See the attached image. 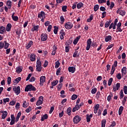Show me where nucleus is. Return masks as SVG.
Masks as SVG:
<instances>
[{
	"mask_svg": "<svg viewBox=\"0 0 127 127\" xmlns=\"http://www.w3.org/2000/svg\"><path fill=\"white\" fill-rule=\"evenodd\" d=\"M55 64L56 65L55 66V67L56 68V69H57V68H58L59 66H60V62H59V61H57L56 62Z\"/></svg>",
	"mask_w": 127,
	"mask_h": 127,
	"instance_id": "obj_34",
	"label": "nucleus"
},
{
	"mask_svg": "<svg viewBox=\"0 0 127 127\" xmlns=\"http://www.w3.org/2000/svg\"><path fill=\"white\" fill-rule=\"evenodd\" d=\"M11 27H12L11 24H10V23H8L7 24L6 27V31H7V32L10 31V29H11Z\"/></svg>",
	"mask_w": 127,
	"mask_h": 127,
	"instance_id": "obj_15",
	"label": "nucleus"
},
{
	"mask_svg": "<svg viewBox=\"0 0 127 127\" xmlns=\"http://www.w3.org/2000/svg\"><path fill=\"white\" fill-rule=\"evenodd\" d=\"M36 59V56L34 55V54H32L30 55V61H32V62L35 61Z\"/></svg>",
	"mask_w": 127,
	"mask_h": 127,
	"instance_id": "obj_16",
	"label": "nucleus"
},
{
	"mask_svg": "<svg viewBox=\"0 0 127 127\" xmlns=\"http://www.w3.org/2000/svg\"><path fill=\"white\" fill-rule=\"evenodd\" d=\"M58 83H59V81L58 80H54L53 82H51V84L53 86H56Z\"/></svg>",
	"mask_w": 127,
	"mask_h": 127,
	"instance_id": "obj_39",
	"label": "nucleus"
},
{
	"mask_svg": "<svg viewBox=\"0 0 127 127\" xmlns=\"http://www.w3.org/2000/svg\"><path fill=\"white\" fill-rule=\"evenodd\" d=\"M91 46H92V47H97L98 46V45H97V43L93 42L91 44Z\"/></svg>",
	"mask_w": 127,
	"mask_h": 127,
	"instance_id": "obj_64",
	"label": "nucleus"
},
{
	"mask_svg": "<svg viewBox=\"0 0 127 127\" xmlns=\"http://www.w3.org/2000/svg\"><path fill=\"white\" fill-rule=\"evenodd\" d=\"M106 124H107V121L106 119H103L101 121V127H106Z\"/></svg>",
	"mask_w": 127,
	"mask_h": 127,
	"instance_id": "obj_26",
	"label": "nucleus"
},
{
	"mask_svg": "<svg viewBox=\"0 0 127 127\" xmlns=\"http://www.w3.org/2000/svg\"><path fill=\"white\" fill-rule=\"evenodd\" d=\"M94 109H95V110H98L99 109H100V104H96L94 107Z\"/></svg>",
	"mask_w": 127,
	"mask_h": 127,
	"instance_id": "obj_51",
	"label": "nucleus"
},
{
	"mask_svg": "<svg viewBox=\"0 0 127 127\" xmlns=\"http://www.w3.org/2000/svg\"><path fill=\"white\" fill-rule=\"evenodd\" d=\"M94 19V15L93 14H91L89 18L87 19L86 21L87 22H91V21H92V20Z\"/></svg>",
	"mask_w": 127,
	"mask_h": 127,
	"instance_id": "obj_28",
	"label": "nucleus"
},
{
	"mask_svg": "<svg viewBox=\"0 0 127 127\" xmlns=\"http://www.w3.org/2000/svg\"><path fill=\"white\" fill-rule=\"evenodd\" d=\"M7 82L8 85H10V83H11V77H10V76L7 77Z\"/></svg>",
	"mask_w": 127,
	"mask_h": 127,
	"instance_id": "obj_38",
	"label": "nucleus"
},
{
	"mask_svg": "<svg viewBox=\"0 0 127 127\" xmlns=\"http://www.w3.org/2000/svg\"><path fill=\"white\" fill-rule=\"evenodd\" d=\"M46 80V77H45V76H42L40 77V82H43L44 83Z\"/></svg>",
	"mask_w": 127,
	"mask_h": 127,
	"instance_id": "obj_30",
	"label": "nucleus"
},
{
	"mask_svg": "<svg viewBox=\"0 0 127 127\" xmlns=\"http://www.w3.org/2000/svg\"><path fill=\"white\" fill-rule=\"evenodd\" d=\"M72 108L71 107H68L67 109L66 112H67V114L68 115V116H71V113H72Z\"/></svg>",
	"mask_w": 127,
	"mask_h": 127,
	"instance_id": "obj_29",
	"label": "nucleus"
},
{
	"mask_svg": "<svg viewBox=\"0 0 127 127\" xmlns=\"http://www.w3.org/2000/svg\"><path fill=\"white\" fill-rule=\"evenodd\" d=\"M97 92V88L94 87L93 89H92L91 91V93L92 94H95V93Z\"/></svg>",
	"mask_w": 127,
	"mask_h": 127,
	"instance_id": "obj_44",
	"label": "nucleus"
},
{
	"mask_svg": "<svg viewBox=\"0 0 127 127\" xmlns=\"http://www.w3.org/2000/svg\"><path fill=\"white\" fill-rule=\"evenodd\" d=\"M31 92V91H36V88L34 87L32 84H28L25 88V92Z\"/></svg>",
	"mask_w": 127,
	"mask_h": 127,
	"instance_id": "obj_1",
	"label": "nucleus"
},
{
	"mask_svg": "<svg viewBox=\"0 0 127 127\" xmlns=\"http://www.w3.org/2000/svg\"><path fill=\"white\" fill-rule=\"evenodd\" d=\"M12 19L14 21H17L18 20V17L17 16H14V17H12Z\"/></svg>",
	"mask_w": 127,
	"mask_h": 127,
	"instance_id": "obj_52",
	"label": "nucleus"
},
{
	"mask_svg": "<svg viewBox=\"0 0 127 127\" xmlns=\"http://www.w3.org/2000/svg\"><path fill=\"white\" fill-rule=\"evenodd\" d=\"M113 78H110L108 82V86H111L112 85V83H113Z\"/></svg>",
	"mask_w": 127,
	"mask_h": 127,
	"instance_id": "obj_40",
	"label": "nucleus"
},
{
	"mask_svg": "<svg viewBox=\"0 0 127 127\" xmlns=\"http://www.w3.org/2000/svg\"><path fill=\"white\" fill-rule=\"evenodd\" d=\"M47 38H48V35L47 34H42L41 35V41H46V40H47Z\"/></svg>",
	"mask_w": 127,
	"mask_h": 127,
	"instance_id": "obj_7",
	"label": "nucleus"
},
{
	"mask_svg": "<svg viewBox=\"0 0 127 127\" xmlns=\"http://www.w3.org/2000/svg\"><path fill=\"white\" fill-rule=\"evenodd\" d=\"M22 69H23V67H22V66H19L18 67H17L16 70V73H18V74H19V73L22 72Z\"/></svg>",
	"mask_w": 127,
	"mask_h": 127,
	"instance_id": "obj_13",
	"label": "nucleus"
},
{
	"mask_svg": "<svg viewBox=\"0 0 127 127\" xmlns=\"http://www.w3.org/2000/svg\"><path fill=\"white\" fill-rule=\"evenodd\" d=\"M120 99H122L124 98V91H123V89H122L121 91H120Z\"/></svg>",
	"mask_w": 127,
	"mask_h": 127,
	"instance_id": "obj_36",
	"label": "nucleus"
},
{
	"mask_svg": "<svg viewBox=\"0 0 127 127\" xmlns=\"http://www.w3.org/2000/svg\"><path fill=\"white\" fill-rule=\"evenodd\" d=\"M48 119V115L45 114L44 115H43V116L41 117V121L42 122H44L45 120H47Z\"/></svg>",
	"mask_w": 127,
	"mask_h": 127,
	"instance_id": "obj_20",
	"label": "nucleus"
},
{
	"mask_svg": "<svg viewBox=\"0 0 127 127\" xmlns=\"http://www.w3.org/2000/svg\"><path fill=\"white\" fill-rule=\"evenodd\" d=\"M42 104H43L42 101L41 102L40 100H38L36 103V106H41V105H42Z\"/></svg>",
	"mask_w": 127,
	"mask_h": 127,
	"instance_id": "obj_54",
	"label": "nucleus"
},
{
	"mask_svg": "<svg viewBox=\"0 0 127 127\" xmlns=\"http://www.w3.org/2000/svg\"><path fill=\"white\" fill-rule=\"evenodd\" d=\"M80 109V107L79 105H77L72 109V113H75L76 111H78V110Z\"/></svg>",
	"mask_w": 127,
	"mask_h": 127,
	"instance_id": "obj_22",
	"label": "nucleus"
},
{
	"mask_svg": "<svg viewBox=\"0 0 127 127\" xmlns=\"http://www.w3.org/2000/svg\"><path fill=\"white\" fill-rule=\"evenodd\" d=\"M77 98H78V96L76 94H73L71 96V100L74 101V100H76V99H77Z\"/></svg>",
	"mask_w": 127,
	"mask_h": 127,
	"instance_id": "obj_45",
	"label": "nucleus"
},
{
	"mask_svg": "<svg viewBox=\"0 0 127 127\" xmlns=\"http://www.w3.org/2000/svg\"><path fill=\"white\" fill-rule=\"evenodd\" d=\"M62 10L64 12L67 11V5H64L62 7Z\"/></svg>",
	"mask_w": 127,
	"mask_h": 127,
	"instance_id": "obj_50",
	"label": "nucleus"
},
{
	"mask_svg": "<svg viewBox=\"0 0 127 127\" xmlns=\"http://www.w3.org/2000/svg\"><path fill=\"white\" fill-rule=\"evenodd\" d=\"M11 1L10 0H7L6 2V5L8 6V8H9V9H10V8H11Z\"/></svg>",
	"mask_w": 127,
	"mask_h": 127,
	"instance_id": "obj_25",
	"label": "nucleus"
},
{
	"mask_svg": "<svg viewBox=\"0 0 127 127\" xmlns=\"http://www.w3.org/2000/svg\"><path fill=\"white\" fill-rule=\"evenodd\" d=\"M62 86H63L62 83H60V84L58 85V86H57L58 91H59L60 90L62 89Z\"/></svg>",
	"mask_w": 127,
	"mask_h": 127,
	"instance_id": "obj_46",
	"label": "nucleus"
},
{
	"mask_svg": "<svg viewBox=\"0 0 127 127\" xmlns=\"http://www.w3.org/2000/svg\"><path fill=\"white\" fill-rule=\"evenodd\" d=\"M68 72L73 74L75 73V71H76V67H75V66H69L68 68Z\"/></svg>",
	"mask_w": 127,
	"mask_h": 127,
	"instance_id": "obj_10",
	"label": "nucleus"
},
{
	"mask_svg": "<svg viewBox=\"0 0 127 127\" xmlns=\"http://www.w3.org/2000/svg\"><path fill=\"white\" fill-rule=\"evenodd\" d=\"M9 47V43H7L4 45V49H7Z\"/></svg>",
	"mask_w": 127,
	"mask_h": 127,
	"instance_id": "obj_58",
	"label": "nucleus"
},
{
	"mask_svg": "<svg viewBox=\"0 0 127 127\" xmlns=\"http://www.w3.org/2000/svg\"><path fill=\"white\" fill-rule=\"evenodd\" d=\"M118 80H121L122 79V75L121 73H118L116 76Z\"/></svg>",
	"mask_w": 127,
	"mask_h": 127,
	"instance_id": "obj_56",
	"label": "nucleus"
},
{
	"mask_svg": "<svg viewBox=\"0 0 127 127\" xmlns=\"http://www.w3.org/2000/svg\"><path fill=\"white\" fill-rule=\"evenodd\" d=\"M73 57L75 58V57H79V54H78V51H75L73 54Z\"/></svg>",
	"mask_w": 127,
	"mask_h": 127,
	"instance_id": "obj_33",
	"label": "nucleus"
},
{
	"mask_svg": "<svg viewBox=\"0 0 127 127\" xmlns=\"http://www.w3.org/2000/svg\"><path fill=\"white\" fill-rule=\"evenodd\" d=\"M117 13H119L120 15L122 16H124L126 15V11L122 10V7L118 8V10H117Z\"/></svg>",
	"mask_w": 127,
	"mask_h": 127,
	"instance_id": "obj_4",
	"label": "nucleus"
},
{
	"mask_svg": "<svg viewBox=\"0 0 127 127\" xmlns=\"http://www.w3.org/2000/svg\"><path fill=\"white\" fill-rule=\"evenodd\" d=\"M3 47H4V43L0 42V49H2Z\"/></svg>",
	"mask_w": 127,
	"mask_h": 127,
	"instance_id": "obj_63",
	"label": "nucleus"
},
{
	"mask_svg": "<svg viewBox=\"0 0 127 127\" xmlns=\"http://www.w3.org/2000/svg\"><path fill=\"white\" fill-rule=\"evenodd\" d=\"M124 93H125V95H127V85L124 86Z\"/></svg>",
	"mask_w": 127,
	"mask_h": 127,
	"instance_id": "obj_59",
	"label": "nucleus"
},
{
	"mask_svg": "<svg viewBox=\"0 0 127 127\" xmlns=\"http://www.w3.org/2000/svg\"><path fill=\"white\" fill-rule=\"evenodd\" d=\"M54 33L55 34H57L58 33V27L56 26H54Z\"/></svg>",
	"mask_w": 127,
	"mask_h": 127,
	"instance_id": "obj_31",
	"label": "nucleus"
},
{
	"mask_svg": "<svg viewBox=\"0 0 127 127\" xmlns=\"http://www.w3.org/2000/svg\"><path fill=\"white\" fill-rule=\"evenodd\" d=\"M122 75H126L127 74V67H123L122 69Z\"/></svg>",
	"mask_w": 127,
	"mask_h": 127,
	"instance_id": "obj_24",
	"label": "nucleus"
},
{
	"mask_svg": "<svg viewBox=\"0 0 127 127\" xmlns=\"http://www.w3.org/2000/svg\"><path fill=\"white\" fill-rule=\"evenodd\" d=\"M111 40H112V36L108 35L105 37V42H109V41H111Z\"/></svg>",
	"mask_w": 127,
	"mask_h": 127,
	"instance_id": "obj_17",
	"label": "nucleus"
},
{
	"mask_svg": "<svg viewBox=\"0 0 127 127\" xmlns=\"http://www.w3.org/2000/svg\"><path fill=\"white\" fill-rule=\"evenodd\" d=\"M80 38H81L80 35L76 37V38L74 40L73 42V44H74V45H76L77 43H78V41H79V40L80 39Z\"/></svg>",
	"mask_w": 127,
	"mask_h": 127,
	"instance_id": "obj_14",
	"label": "nucleus"
},
{
	"mask_svg": "<svg viewBox=\"0 0 127 127\" xmlns=\"http://www.w3.org/2000/svg\"><path fill=\"white\" fill-rule=\"evenodd\" d=\"M21 80V77H18L16 78L14 80V83L15 84H18L19 83V81H20Z\"/></svg>",
	"mask_w": 127,
	"mask_h": 127,
	"instance_id": "obj_27",
	"label": "nucleus"
},
{
	"mask_svg": "<svg viewBox=\"0 0 127 127\" xmlns=\"http://www.w3.org/2000/svg\"><path fill=\"white\" fill-rule=\"evenodd\" d=\"M26 113H30V112H31V107L29 106L28 108H27L25 110Z\"/></svg>",
	"mask_w": 127,
	"mask_h": 127,
	"instance_id": "obj_57",
	"label": "nucleus"
},
{
	"mask_svg": "<svg viewBox=\"0 0 127 127\" xmlns=\"http://www.w3.org/2000/svg\"><path fill=\"white\" fill-rule=\"evenodd\" d=\"M4 31H5V28L3 26H0V34H4Z\"/></svg>",
	"mask_w": 127,
	"mask_h": 127,
	"instance_id": "obj_18",
	"label": "nucleus"
},
{
	"mask_svg": "<svg viewBox=\"0 0 127 127\" xmlns=\"http://www.w3.org/2000/svg\"><path fill=\"white\" fill-rule=\"evenodd\" d=\"M9 105L10 106H14L15 105V101L12 100L9 102Z\"/></svg>",
	"mask_w": 127,
	"mask_h": 127,
	"instance_id": "obj_62",
	"label": "nucleus"
},
{
	"mask_svg": "<svg viewBox=\"0 0 127 127\" xmlns=\"http://www.w3.org/2000/svg\"><path fill=\"white\" fill-rule=\"evenodd\" d=\"M41 67V62L39 60H37V64L36 67Z\"/></svg>",
	"mask_w": 127,
	"mask_h": 127,
	"instance_id": "obj_37",
	"label": "nucleus"
},
{
	"mask_svg": "<svg viewBox=\"0 0 127 127\" xmlns=\"http://www.w3.org/2000/svg\"><path fill=\"white\" fill-rule=\"evenodd\" d=\"M39 29V26L36 25L31 29V31H38Z\"/></svg>",
	"mask_w": 127,
	"mask_h": 127,
	"instance_id": "obj_23",
	"label": "nucleus"
},
{
	"mask_svg": "<svg viewBox=\"0 0 127 127\" xmlns=\"http://www.w3.org/2000/svg\"><path fill=\"white\" fill-rule=\"evenodd\" d=\"M33 45V41H30L29 44L26 46V49H29Z\"/></svg>",
	"mask_w": 127,
	"mask_h": 127,
	"instance_id": "obj_19",
	"label": "nucleus"
},
{
	"mask_svg": "<svg viewBox=\"0 0 127 127\" xmlns=\"http://www.w3.org/2000/svg\"><path fill=\"white\" fill-rule=\"evenodd\" d=\"M61 72V67H59L57 69L56 75L57 76H59V73Z\"/></svg>",
	"mask_w": 127,
	"mask_h": 127,
	"instance_id": "obj_43",
	"label": "nucleus"
},
{
	"mask_svg": "<svg viewBox=\"0 0 127 127\" xmlns=\"http://www.w3.org/2000/svg\"><path fill=\"white\" fill-rule=\"evenodd\" d=\"M120 87L121 83H117L115 86V85L113 86V91H114V92H117V91H118Z\"/></svg>",
	"mask_w": 127,
	"mask_h": 127,
	"instance_id": "obj_9",
	"label": "nucleus"
},
{
	"mask_svg": "<svg viewBox=\"0 0 127 127\" xmlns=\"http://www.w3.org/2000/svg\"><path fill=\"white\" fill-rule=\"evenodd\" d=\"M60 20L61 21V24H63V23H64V21H65V18H64L63 16H61L60 17Z\"/></svg>",
	"mask_w": 127,
	"mask_h": 127,
	"instance_id": "obj_41",
	"label": "nucleus"
},
{
	"mask_svg": "<svg viewBox=\"0 0 127 127\" xmlns=\"http://www.w3.org/2000/svg\"><path fill=\"white\" fill-rule=\"evenodd\" d=\"M31 76H32V73H29L26 79V81H28V80H30Z\"/></svg>",
	"mask_w": 127,
	"mask_h": 127,
	"instance_id": "obj_55",
	"label": "nucleus"
},
{
	"mask_svg": "<svg viewBox=\"0 0 127 127\" xmlns=\"http://www.w3.org/2000/svg\"><path fill=\"white\" fill-rule=\"evenodd\" d=\"M46 14H45V12L42 11L38 15V17L39 18H45Z\"/></svg>",
	"mask_w": 127,
	"mask_h": 127,
	"instance_id": "obj_8",
	"label": "nucleus"
},
{
	"mask_svg": "<svg viewBox=\"0 0 127 127\" xmlns=\"http://www.w3.org/2000/svg\"><path fill=\"white\" fill-rule=\"evenodd\" d=\"M0 114H2L1 118H2V120H4V119H5L6 118V117L7 116V112H6V111H0Z\"/></svg>",
	"mask_w": 127,
	"mask_h": 127,
	"instance_id": "obj_11",
	"label": "nucleus"
},
{
	"mask_svg": "<svg viewBox=\"0 0 127 127\" xmlns=\"http://www.w3.org/2000/svg\"><path fill=\"white\" fill-rule=\"evenodd\" d=\"M98 9H99V5L96 4L94 6V11H98Z\"/></svg>",
	"mask_w": 127,
	"mask_h": 127,
	"instance_id": "obj_49",
	"label": "nucleus"
},
{
	"mask_svg": "<svg viewBox=\"0 0 127 127\" xmlns=\"http://www.w3.org/2000/svg\"><path fill=\"white\" fill-rule=\"evenodd\" d=\"M3 103H8V102H9V98H4L3 99Z\"/></svg>",
	"mask_w": 127,
	"mask_h": 127,
	"instance_id": "obj_60",
	"label": "nucleus"
},
{
	"mask_svg": "<svg viewBox=\"0 0 127 127\" xmlns=\"http://www.w3.org/2000/svg\"><path fill=\"white\" fill-rule=\"evenodd\" d=\"M92 118H93V114H91L90 115H89V114L86 115V122L87 123H90Z\"/></svg>",
	"mask_w": 127,
	"mask_h": 127,
	"instance_id": "obj_12",
	"label": "nucleus"
},
{
	"mask_svg": "<svg viewBox=\"0 0 127 127\" xmlns=\"http://www.w3.org/2000/svg\"><path fill=\"white\" fill-rule=\"evenodd\" d=\"M82 119L79 116H76L73 118V123L74 124H78L81 121Z\"/></svg>",
	"mask_w": 127,
	"mask_h": 127,
	"instance_id": "obj_6",
	"label": "nucleus"
},
{
	"mask_svg": "<svg viewBox=\"0 0 127 127\" xmlns=\"http://www.w3.org/2000/svg\"><path fill=\"white\" fill-rule=\"evenodd\" d=\"M13 91H14V93H15L16 95H19L20 94V87L14 86L12 87Z\"/></svg>",
	"mask_w": 127,
	"mask_h": 127,
	"instance_id": "obj_3",
	"label": "nucleus"
},
{
	"mask_svg": "<svg viewBox=\"0 0 127 127\" xmlns=\"http://www.w3.org/2000/svg\"><path fill=\"white\" fill-rule=\"evenodd\" d=\"M65 29H72L73 28V23L72 22H67L64 25Z\"/></svg>",
	"mask_w": 127,
	"mask_h": 127,
	"instance_id": "obj_2",
	"label": "nucleus"
},
{
	"mask_svg": "<svg viewBox=\"0 0 127 127\" xmlns=\"http://www.w3.org/2000/svg\"><path fill=\"white\" fill-rule=\"evenodd\" d=\"M112 97H113V93L110 92V95H109L107 97L108 102H110L112 99Z\"/></svg>",
	"mask_w": 127,
	"mask_h": 127,
	"instance_id": "obj_32",
	"label": "nucleus"
},
{
	"mask_svg": "<svg viewBox=\"0 0 127 127\" xmlns=\"http://www.w3.org/2000/svg\"><path fill=\"white\" fill-rule=\"evenodd\" d=\"M19 107H20V104H19V103H17L15 106L16 110H19Z\"/></svg>",
	"mask_w": 127,
	"mask_h": 127,
	"instance_id": "obj_61",
	"label": "nucleus"
},
{
	"mask_svg": "<svg viewBox=\"0 0 127 127\" xmlns=\"http://www.w3.org/2000/svg\"><path fill=\"white\" fill-rule=\"evenodd\" d=\"M35 80H36V78H35V77H34V76H32L29 80V82H34Z\"/></svg>",
	"mask_w": 127,
	"mask_h": 127,
	"instance_id": "obj_53",
	"label": "nucleus"
},
{
	"mask_svg": "<svg viewBox=\"0 0 127 127\" xmlns=\"http://www.w3.org/2000/svg\"><path fill=\"white\" fill-rule=\"evenodd\" d=\"M86 50H90V48H91V44H92V39H88L86 42Z\"/></svg>",
	"mask_w": 127,
	"mask_h": 127,
	"instance_id": "obj_5",
	"label": "nucleus"
},
{
	"mask_svg": "<svg viewBox=\"0 0 127 127\" xmlns=\"http://www.w3.org/2000/svg\"><path fill=\"white\" fill-rule=\"evenodd\" d=\"M84 6V3H83L82 2H79L77 4V7L78 9H80L81 7H83Z\"/></svg>",
	"mask_w": 127,
	"mask_h": 127,
	"instance_id": "obj_21",
	"label": "nucleus"
},
{
	"mask_svg": "<svg viewBox=\"0 0 127 127\" xmlns=\"http://www.w3.org/2000/svg\"><path fill=\"white\" fill-rule=\"evenodd\" d=\"M127 96H125L124 98V100H122L123 106H125V105L126 104V103L127 102Z\"/></svg>",
	"mask_w": 127,
	"mask_h": 127,
	"instance_id": "obj_35",
	"label": "nucleus"
},
{
	"mask_svg": "<svg viewBox=\"0 0 127 127\" xmlns=\"http://www.w3.org/2000/svg\"><path fill=\"white\" fill-rule=\"evenodd\" d=\"M116 70V68L114 67V65L112 66L111 71L110 72L111 75H113L115 73V71Z\"/></svg>",
	"mask_w": 127,
	"mask_h": 127,
	"instance_id": "obj_47",
	"label": "nucleus"
},
{
	"mask_svg": "<svg viewBox=\"0 0 127 127\" xmlns=\"http://www.w3.org/2000/svg\"><path fill=\"white\" fill-rule=\"evenodd\" d=\"M36 70L38 72H41V71L42 70V66H36Z\"/></svg>",
	"mask_w": 127,
	"mask_h": 127,
	"instance_id": "obj_42",
	"label": "nucleus"
},
{
	"mask_svg": "<svg viewBox=\"0 0 127 127\" xmlns=\"http://www.w3.org/2000/svg\"><path fill=\"white\" fill-rule=\"evenodd\" d=\"M65 45H66V46L65 47V52L68 53V52H69V44H65Z\"/></svg>",
	"mask_w": 127,
	"mask_h": 127,
	"instance_id": "obj_48",
	"label": "nucleus"
}]
</instances>
